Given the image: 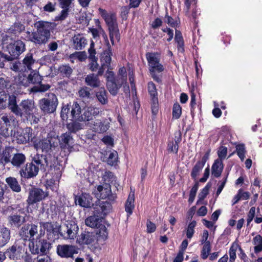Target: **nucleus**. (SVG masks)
I'll list each match as a JSON object with an SVG mask.
<instances>
[{
  "label": "nucleus",
  "instance_id": "1",
  "mask_svg": "<svg viewBox=\"0 0 262 262\" xmlns=\"http://www.w3.org/2000/svg\"><path fill=\"white\" fill-rule=\"evenodd\" d=\"M39 169L45 173L52 175L60 173L59 165L55 159L50 154H39L37 153L31 156L30 162L24 165L20 169L19 174L21 181L34 179L38 174Z\"/></svg>",
  "mask_w": 262,
  "mask_h": 262
},
{
  "label": "nucleus",
  "instance_id": "2",
  "mask_svg": "<svg viewBox=\"0 0 262 262\" xmlns=\"http://www.w3.org/2000/svg\"><path fill=\"white\" fill-rule=\"evenodd\" d=\"M10 105L11 112L16 116L30 121L31 124H36L39 121V118L34 115L33 111L35 108L34 101L29 99L23 100L17 104L16 97H13L10 101Z\"/></svg>",
  "mask_w": 262,
  "mask_h": 262
},
{
  "label": "nucleus",
  "instance_id": "3",
  "mask_svg": "<svg viewBox=\"0 0 262 262\" xmlns=\"http://www.w3.org/2000/svg\"><path fill=\"white\" fill-rule=\"evenodd\" d=\"M106 87L110 94L116 96L122 87L126 82L127 74L124 67L120 68L117 75H115L113 71L107 70L105 73Z\"/></svg>",
  "mask_w": 262,
  "mask_h": 262
},
{
  "label": "nucleus",
  "instance_id": "4",
  "mask_svg": "<svg viewBox=\"0 0 262 262\" xmlns=\"http://www.w3.org/2000/svg\"><path fill=\"white\" fill-rule=\"evenodd\" d=\"M4 51L8 53L13 61L19 58V56L25 51L26 45L20 40H14L9 34H3L1 40Z\"/></svg>",
  "mask_w": 262,
  "mask_h": 262
},
{
  "label": "nucleus",
  "instance_id": "5",
  "mask_svg": "<svg viewBox=\"0 0 262 262\" xmlns=\"http://www.w3.org/2000/svg\"><path fill=\"white\" fill-rule=\"evenodd\" d=\"M35 26L36 31L32 33L30 40L36 45L45 44L51 35L53 29L52 23L41 20L36 23Z\"/></svg>",
  "mask_w": 262,
  "mask_h": 262
},
{
  "label": "nucleus",
  "instance_id": "6",
  "mask_svg": "<svg viewBox=\"0 0 262 262\" xmlns=\"http://www.w3.org/2000/svg\"><path fill=\"white\" fill-rule=\"evenodd\" d=\"M98 11L108 27L110 40L112 45L114 46L115 44L114 37L118 41L120 39V35L116 15L113 13L110 14L106 10L101 8L98 9Z\"/></svg>",
  "mask_w": 262,
  "mask_h": 262
},
{
  "label": "nucleus",
  "instance_id": "7",
  "mask_svg": "<svg viewBox=\"0 0 262 262\" xmlns=\"http://www.w3.org/2000/svg\"><path fill=\"white\" fill-rule=\"evenodd\" d=\"M157 52H147L145 56L149 66V71L152 78L158 83L162 82L161 77L157 73H162L164 70L163 66L160 63V58Z\"/></svg>",
  "mask_w": 262,
  "mask_h": 262
},
{
  "label": "nucleus",
  "instance_id": "8",
  "mask_svg": "<svg viewBox=\"0 0 262 262\" xmlns=\"http://www.w3.org/2000/svg\"><path fill=\"white\" fill-rule=\"evenodd\" d=\"M57 137L55 132H50L48 134L46 138L40 139L35 138L33 140V147L37 150L41 149L42 152H49L52 148L58 146Z\"/></svg>",
  "mask_w": 262,
  "mask_h": 262
},
{
  "label": "nucleus",
  "instance_id": "9",
  "mask_svg": "<svg viewBox=\"0 0 262 262\" xmlns=\"http://www.w3.org/2000/svg\"><path fill=\"white\" fill-rule=\"evenodd\" d=\"M52 248V244L45 239L35 240L33 238L29 244V251L33 255L43 256L49 254Z\"/></svg>",
  "mask_w": 262,
  "mask_h": 262
},
{
  "label": "nucleus",
  "instance_id": "10",
  "mask_svg": "<svg viewBox=\"0 0 262 262\" xmlns=\"http://www.w3.org/2000/svg\"><path fill=\"white\" fill-rule=\"evenodd\" d=\"M58 104L57 96L54 93H49L47 97L40 99L38 105L44 114H51L56 110Z\"/></svg>",
  "mask_w": 262,
  "mask_h": 262
},
{
  "label": "nucleus",
  "instance_id": "11",
  "mask_svg": "<svg viewBox=\"0 0 262 262\" xmlns=\"http://www.w3.org/2000/svg\"><path fill=\"white\" fill-rule=\"evenodd\" d=\"M80 110V106L77 102L74 101L72 104L71 103H68L62 106L60 112V117L62 120L65 122H67L69 118L71 120L76 121Z\"/></svg>",
  "mask_w": 262,
  "mask_h": 262
},
{
  "label": "nucleus",
  "instance_id": "12",
  "mask_svg": "<svg viewBox=\"0 0 262 262\" xmlns=\"http://www.w3.org/2000/svg\"><path fill=\"white\" fill-rule=\"evenodd\" d=\"M48 196V191H45L40 188L34 186L29 189L27 203L28 206L33 205L45 200Z\"/></svg>",
  "mask_w": 262,
  "mask_h": 262
},
{
  "label": "nucleus",
  "instance_id": "13",
  "mask_svg": "<svg viewBox=\"0 0 262 262\" xmlns=\"http://www.w3.org/2000/svg\"><path fill=\"white\" fill-rule=\"evenodd\" d=\"M76 242L81 246L93 245L98 243V238L95 232L85 229L81 231L80 234L78 235Z\"/></svg>",
  "mask_w": 262,
  "mask_h": 262
},
{
  "label": "nucleus",
  "instance_id": "14",
  "mask_svg": "<svg viewBox=\"0 0 262 262\" xmlns=\"http://www.w3.org/2000/svg\"><path fill=\"white\" fill-rule=\"evenodd\" d=\"M37 232V225L33 223H27L21 227L19 231V235L24 241L31 242Z\"/></svg>",
  "mask_w": 262,
  "mask_h": 262
},
{
  "label": "nucleus",
  "instance_id": "15",
  "mask_svg": "<svg viewBox=\"0 0 262 262\" xmlns=\"http://www.w3.org/2000/svg\"><path fill=\"white\" fill-rule=\"evenodd\" d=\"M15 118L13 116L8 115L7 114L0 115V135L6 138L11 135L12 131L9 130L11 124L14 122Z\"/></svg>",
  "mask_w": 262,
  "mask_h": 262
},
{
  "label": "nucleus",
  "instance_id": "16",
  "mask_svg": "<svg viewBox=\"0 0 262 262\" xmlns=\"http://www.w3.org/2000/svg\"><path fill=\"white\" fill-rule=\"evenodd\" d=\"M32 131L33 130L31 127L18 128L14 134L17 143L18 144H26L30 141L33 142L35 138L33 137Z\"/></svg>",
  "mask_w": 262,
  "mask_h": 262
},
{
  "label": "nucleus",
  "instance_id": "17",
  "mask_svg": "<svg viewBox=\"0 0 262 262\" xmlns=\"http://www.w3.org/2000/svg\"><path fill=\"white\" fill-rule=\"evenodd\" d=\"M56 253L61 258H73L74 255L78 253V250L72 245H58L56 248Z\"/></svg>",
  "mask_w": 262,
  "mask_h": 262
},
{
  "label": "nucleus",
  "instance_id": "18",
  "mask_svg": "<svg viewBox=\"0 0 262 262\" xmlns=\"http://www.w3.org/2000/svg\"><path fill=\"white\" fill-rule=\"evenodd\" d=\"M63 231L61 234L67 239H74L78 233L79 227L74 221H68L62 227Z\"/></svg>",
  "mask_w": 262,
  "mask_h": 262
},
{
  "label": "nucleus",
  "instance_id": "19",
  "mask_svg": "<svg viewBox=\"0 0 262 262\" xmlns=\"http://www.w3.org/2000/svg\"><path fill=\"white\" fill-rule=\"evenodd\" d=\"M99 113L98 108L90 106L84 107L83 110L80 108V112L77 115L76 121H86L93 119L94 116H97Z\"/></svg>",
  "mask_w": 262,
  "mask_h": 262
},
{
  "label": "nucleus",
  "instance_id": "20",
  "mask_svg": "<svg viewBox=\"0 0 262 262\" xmlns=\"http://www.w3.org/2000/svg\"><path fill=\"white\" fill-rule=\"evenodd\" d=\"M210 152L211 149H208L205 152L204 156L202 157L201 159L198 161L193 167L191 172V177L193 180H196L197 176L203 169L205 163L209 160Z\"/></svg>",
  "mask_w": 262,
  "mask_h": 262
},
{
  "label": "nucleus",
  "instance_id": "21",
  "mask_svg": "<svg viewBox=\"0 0 262 262\" xmlns=\"http://www.w3.org/2000/svg\"><path fill=\"white\" fill-rule=\"evenodd\" d=\"M112 207L111 203L107 201H98L94 207V214L100 218L104 217L110 212Z\"/></svg>",
  "mask_w": 262,
  "mask_h": 262
},
{
  "label": "nucleus",
  "instance_id": "22",
  "mask_svg": "<svg viewBox=\"0 0 262 262\" xmlns=\"http://www.w3.org/2000/svg\"><path fill=\"white\" fill-rule=\"evenodd\" d=\"M16 149L13 146H6L0 152V164L4 166L11 163Z\"/></svg>",
  "mask_w": 262,
  "mask_h": 262
},
{
  "label": "nucleus",
  "instance_id": "23",
  "mask_svg": "<svg viewBox=\"0 0 262 262\" xmlns=\"http://www.w3.org/2000/svg\"><path fill=\"white\" fill-rule=\"evenodd\" d=\"M113 52L103 51L100 55L101 66L98 71V75H103L106 68L109 70L112 61Z\"/></svg>",
  "mask_w": 262,
  "mask_h": 262
},
{
  "label": "nucleus",
  "instance_id": "24",
  "mask_svg": "<svg viewBox=\"0 0 262 262\" xmlns=\"http://www.w3.org/2000/svg\"><path fill=\"white\" fill-rule=\"evenodd\" d=\"M74 200L76 204L83 208H89L93 205V197L86 192H82L80 195H75Z\"/></svg>",
  "mask_w": 262,
  "mask_h": 262
},
{
  "label": "nucleus",
  "instance_id": "25",
  "mask_svg": "<svg viewBox=\"0 0 262 262\" xmlns=\"http://www.w3.org/2000/svg\"><path fill=\"white\" fill-rule=\"evenodd\" d=\"M94 47V42L92 41L90 48L88 50L89 59L90 60V62L88 64V67L89 69L93 72H96L97 70L98 71L100 68L97 62L98 58L96 56V51Z\"/></svg>",
  "mask_w": 262,
  "mask_h": 262
},
{
  "label": "nucleus",
  "instance_id": "26",
  "mask_svg": "<svg viewBox=\"0 0 262 262\" xmlns=\"http://www.w3.org/2000/svg\"><path fill=\"white\" fill-rule=\"evenodd\" d=\"M24 251L22 246L14 244L6 250V255L11 260H18L21 259Z\"/></svg>",
  "mask_w": 262,
  "mask_h": 262
},
{
  "label": "nucleus",
  "instance_id": "27",
  "mask_svg": "<svg viewBox=\"0 0 262 262\" xmlns=\"http://www.w3.org/2000/svg\"><path fill=\"white\" fill-rule=\"evenodd\" d=\"M8 221L11 227L19 228L26 222V217L14 213L8 216Z\"/></svg>",
  "mask_w": 262,
  "mask_h": 262
},
{
  "label": "nucleus",
  "instance_id": "28",
  "mask_svg": "<svg viewBox=\"0 0 262 262\" xmlns=\"http://www.w3.org/2000/svg\"><path fill=\"white\" fill-rule=\"evenodd\" d=\"M13 97H16L14 95H10L5 91H0V109H5L7 106L10 110V101Z\"/></svg>",
  "mask_w": 262,
  "mask_h": 262
},
{
  "label": "nucleus",
  "instance_id": "29",
  "mask_svg": "<svg viewBox=\"0 0 262 262\" xmlns=\"http://www.w3.org/2000/svg\"><path fill=\"white\" fill-rule=\"evenodd\" d=\"M110 128V123L106 119L103 121L96 120L92 126V130L97 133H105Z\"/></svg>",
  "mask_w": 262,
  "mask_h": 262
},
{
  "label": "nucleus",
  "instance_id": "30",
  "mask_svg": "<svg viewBox=\"0 0 262 262\" xmlns=\"http://www.w3.org/2000/svg\"><path fill=\"white\" fill-rule=\"evenodd\" d=\"M26 157L25 154L18 152L17 150L13 157L11 164L16 168H21L25 164Z\"/></svg>",
  "mask_w": 262,
  "mask_h": 262
},
{
  "label": "nucleus",
  "instance_id": "31",
  "mask_svg": "<svg viewBox=\"0 0 262 262\" xmlns=\"http://www.w3.org/2000/svg\"><path fill=\"white\" fill-rule=\"evenodd\" d=\"M97 190L99 192V193H97V195H99L100 199H105L107 198L110 201H114L115 200V196H113L112 193L110 185H108L106 188H104L102 185H99L97 186Z\"/></svg>",
  "mask_w": 262,
  "mask_h": 262
},
{
  "label": "nucleus",
  "instance_id": "32",
  "mask_svg": "<svg viewBox=\"0 0 262 262\" xmlns=\"http://www.w3.org/2000/svg\"><path fill=\"white\" fill-rule=\"evenodd\" d=\"M102 75H98V72L96 74H90L86 76L85 82L86 85L93 89L98 88L100 85V81L98 77Z\"/></svg>",
  "mask_w": 262,
  "mask_h": 262
},
{
  "label": "nucleus",
  "instance_id": "33",
  "mask_svg": "<svg viewBox=\"0 0 262 262\" xmlns=\"http://www.w3.org/2000/svg\"><path fill=\"white\" fill-rule=\"evenodd\" d=\"M57 140L61 149H67L71 147L70 142L73 140L70 133L66 132L62 134L59 137L57 136Z\"/></svg>",
  "mask_w": 262,
  "mask_h": 262
},
{
  "label": "nucleus",
  "instance_id": "34",
  "mask_svg": "<svg viewBox=\"0 0 262 262\" xmlns=\"http://www.w3.org/2000/svg\"><path fill=\"white\" fill-rule=\"evenodd\" d=\"M223 161L221 159H216L214 160L211 167V174L214 178H219L224 169Z\"/></svg>",
  "mask_w": 262,
  "mask_h": 262
},
{
  "label": "nucleus",
  "instance_id": "35",
  "mask_svg": "<svg viewBox=\"0 0 262 262\" xmlns=\"http://www.w3.org/2000/svg\"><path fill=\"white\" fill-rule=\"evenodd\" d=\"M73 42L75 49L81 50L87 44V40L82 34H78L73 37Z\"/></svg>",
  "mask_w": 262,
  "mask_h": 262
},
{
  "label": "nucleus",
  "instance_id": "36",
  "mask_svg": "<svg viewBox=\"0 0 262 262\" xmlns=\"http://www.w3.org/2000/svg\"><path fill=\"white\" fill-rule=\"evenodd\" d=\"M10 230L6 227H0V248L4 247L10 239Z\"/></svg>",
  "mask_w": 262,
  "mask_h": 262
},
{
  "label": "nucleus",
  "instance_id": "37",
  "mask_svg": "<svg viewBox=\"0 0 262 262\" xmlns=\"http://www.w3.org/2000/svg\"><path fill=\"white\" fill-rule=\"evenodd\" d=\"M24 30L25 27L20 22H15L8 29L6 34H9L11 36L12 35L17 36Z\"/></svg>",
  "mask_w": 262,
  "mask_h": 262
},
{
  "label": "nucleus",
  "instance_id": "38",
  "mask_svg": "<svg viewBox=\"0 0 262 262\" xmlns=\"http://www.w3.org/2000/svg\"><path fill=\"white\" fill-rule=\"evenodd\" d=\"M174 41L177 43L179 52L184 53L185 52L184 40L181 32L176 29Z\"/></svg>",
  "mask_w": 262,
  "mask_h": 262
},
{
  "label": "nucleus",
  "instance_id": "39",
  "mask_svg": "<svg viewBox=\"0 0 262 262\" xmlns=\"http://www.w3.org/2000/svg\"><path fill=\"white\" fill-rule=\"evenodd\" d=\"M134 202L135 192L134 191H131L128 195L125 204V210L127 212V216H129L133 213V210L135 208Z\"/></svg>",
  "mask_w": 262,
  "mask_h": 262
},
{
  "label": "nucleus",
  "instance_id": "40",
  "mask_svg": "<svg viewBox=\"0 0 262 262\" xmlns=\"http://www.w3.org/2000/svg\"><path fill=\"white\" fill-rule=\"evenodd\" d=\"M5 181L13 191L15 192H19L21 191V186L16 178L9 177L6 179Z\"/></svg>",
  "mask_w": 262,
  "mask_h": 262
},
{
  "label": "nucleus",
  "instance_id": "41",
  "mask_svg": "<svg viewBox=\"0 0 262 262\" xmlns=\"http://www.w3.org/2000/svg\"><path fill=\"white\" fill-rule=\"evenodd\" d=\"M95 233L98 238V242L101 241L104 242L107 238L108 231L104 225L99 224Z\"/></svg>",
  "mask_w": 262,
  "mask_h": 262
},
{
  "label": "nucleus",
  "instance_id": "42",
  "mask_svg": "<svg viewBox=\"0 0 262 262\" xmlns=\"http://www.w3.org/2000/svg\"><path fill=\"white\" fill-rule=\"evenodd\" d=\"M21 64L23 65L24 70L27 69L28 70H31L32 66L35 62V59L33 58V55L32 53H28L23 60H22Z\"/></svg>",
  "mask_w": 262,
  "mask_h": 262
},
{
  "label": "nucleus",
  "instance_id": "43",
  "mask_svg": "<svg viewBox=\"0 0 262 262\" xmlns=\"http://www.w3.org/2000/svg\"><path fill=\"white\" fill-rule=\"evenodd\" d=\"M28 76L30 83L34 85H36L38 83H41L43 80L42 76H41L39 72L36 70L31 71Z\"/></svg>",
  "mask_w": 262,
  "mask_h": 262
},
{
  "label": "nucleus",
  "instance_id": "44",
  "mask_svg": "<svg viewBox=\"0 0 262 262\" xmlns=\"http://www.w3.org/2000/svg\"><path fill=\"white\" fill-rule=\"evenodd\" d=\"M58 73L63 78H69L73 73V69L69 64H62L58 67Z\"/></svg>",
  "mask_w": 262,
  "mask_h": 262
},
{
  "label": "nucleus",
  "instance_id": "45",
  "mask_svg": "<svg viewBox=\"0 0 262 262\" xmlns=\"http://www.w3.org/2000/svg\"><path fill=\"white\" fill-rule=\"evenodd\" d=\"M252 243L255 246L254 251L255 254L259 253L262 251V236L257 234L253 238Z\"/></svg>",
  "mask_w": 262,
  "mask_h": 262
},
{
  "label": "nucleus",
  "instance_id": "46",
  "mask_svg": "<svg viewBox=\"0 0 262 262\" xmlns=\"http://www.w3.org/2000/svg\"><path fill=\"white\" fill-rule=\"evenodd\" d=\"M107 92L104 88H101L96 93V96L99 102L102 104H105L108 102Z\"/></svg>",
  "mask_w": 262,
  "mask_h": 262
},
{
  "label": "nucleus",
  "instance_id": "47",
  "mask_svg": "<svg viewBox=\"0 0 262 262\" xmlns=\"http://www.w3.org/2000/svg\"><path fill=\"white\" fill-rule=\"evenodd\" d=\"M99 217L96 215L90 216L85 220V224L90 227L97 228L100 224Z\"/></svg>",
  "mask_w": 262,
  "mask_h": 262
},
{
  "label": "nucleus",
  "instance_id": "48",
  "mask_svg": "<svg viewBox=\"0 0 262 262\" xmlns=\"http://www.w3.org/2000/svg\"><path fill=\"white\" fill-rule=\"evenodd\" d=\"M108 157L107 158L106 162L108 165L111 166H114L117 164L118 155V152L116 150L110 151Z\"/></svg>",
  "mask_w": 262,
  "mask_h": 262
},
{
  "label": "nucleus",
  "instance_id": "49",
  "mask_svg": "<svg viewBox=\"0 0 262 262\" xmlns=\"http://www.w3.org/2000/svg\"><path fill=\"white\" fill-rule=\"evenodd\" d=\"M147 90L150 99L158 98L156 85L152 81H149L147 83Z\"/></svg>",
  "mask_w": 262,
  "mask_h": 262
},
{
  "label": "nucleus",
  "instance_id": "50",
  "mask_svg": "<svg viewBox=\"0 0 262 262\" xmlns=\"http://www.w3.org/2000/svg\"><path fill=\"white\" fill-rule=\"evenodd\" d=\"M72 121V122L67 124V128L69 130V132H67L70 133L71 134V133H76L81 128L80 124L77 122V121Z\"/></svg>",
  "mask_w": 262,
  "mask_h": 262
},
{
  "label": "nucleus",
  "instance_id": "51",
  "mask_svg": "<svg viewBox=\"0 0 262 262\" xmlns=\"http://www.w3.org/2000/svg\"><path fill=\"white\" fill-rule=\"evenodd\" d=\"M51 85L49 84H42V82L38 83L36 85L33 86L31 88V92L34 93L45 92L49 90Z\"/></svg>",
  "mask_w": 262,
  "mask_h": 262
},
{
  "label": "nucleus",
  "instance_id": "52",
  "mask_svg": "<svg viewBox=\"0 0 262 262\" xmlns=\"http://www.w3.org/2000/svg\"><path fill=\"white\" fill-rule=\"evenodd\" d=\"M236 152L239 158L243 161L245 158L246 152L245 145L244 143L238 144L235 146Z\"/></svg>",
  "mask_w": 262,
  "mask_h": 262
},
{
  "label": "nucleus",
  "instance_id": "53",
  "mask_svg": "<svg viewBox=\"0 0 262 262\" xmlns=\"http://www.w3.org/2000/svg\"><path fill=\"white\" fill-rule=\"evenodd\" d=\"M172 115V118L175 119H179L182 115V107L178 102L173 105Z\"/></svg>",
  "mask_w": 262,
  "mask_h": 262
},
{
  "label": "nucleus",
  "instance_id": "54",
  "mask_svg": "<svg viewBox=\"0 0 262 262\" xmlns=\"http://www.w3.org/2000/svg\"><path fill=\"white\" fill-rule=\"evenodd\" d=\"M196 225V222L193 220L189 223L186 229V236L188 238H191L194 233V228Z\"/></svg>",
  "mask_w": 262,
  "mask_h": 262
},
{
  "label": "nucleus",
  "instance_id": "55",
  "mask_svg": "<svg viewBox=\"0 0 262 262\" xmlns=\"http://www.w3.org/2000/svg\"><path fill=\"white\" fill-rule=\"evenodd\" d=\"M199 182L196 181L195 182V184H194V185L192 186L190 190L189 196L188 199V203L190 204H192L194 200L196 193L199 188Z\"/></svg>",
  "mask_w": 262,
  "mask_h": 262
},
{
  "label": "nucleus",
  "instance_id": "56",
  "mask_svg": "<svg viewBox=\"0 0 262 262\" xmlns=\"http://www.w3.org/2000/svg\"><path fill=\"white\" fill-rule=\"evenodd\" d=\"M211 250L210 242H207L206 244H204L203 248L201 252V257L203 259H206Z\"/></svg>",
  "mask_w": 262,
  "mask_h": 262
},
{
  "label": "nucleus",
  "instance_id": "57",
  "mask_svg": "<svg viewBox=\"0 0 262 262\" xmlns=\"http://www.w3.org/2000/svg\"><path fill=\"white\" fill-rule=\"evenodd\" d=\"M210 187V185L208 183L205 187H204L199 193L198 195V200L197 201L196 204H198L200 201L204 200L209 193V190Z\"/></svg>",
  "mask_w": 262,
  "mask_h": 262
},
{
  "label": "nucleus",
  "instance_id": "58",
  "mask_svg": "<svg viewBox=\"0 0 262 262\" xmlns=\"http://www.w3.org/2000/svg\"><path fill=\"white\" fill-rule=\"evenodd\" d=\"M167 150L169 152H172L178 154L179 150V145L173 142V140H168L167 143Z\"/></svg>",
  "mask_w": 262,
  "mask_h": 262
},
{
  "label": "nucleus",
  "instance_id": "59",
  "mask_svg": "<svg viewBox=\"0 0 262 262\" xmlns=\"http://www.w3.org/2000/svg\"><path fill=\"white\" fill-rule=\"evenodd\" d=\"M190 113L192 117L195 115V108L196 106V96L194 92H191L190 94Z\"/></svg>",
  "mask_w": 262,
  "mask_h": 262
},
{
  "label": "nucleus",
  "instance_id": "60",
  "mask_svg": "<svg viewBox=\"0 0 262 262\" xmlns=\"http://www.w3.org/2000/svg\"><path fill=\"white\" fill-rule=\"evenodd\" d=\"M79 96L82 98H89L90 97V89L86 87L81 88L78 91Z\"/></svg>",
  "mask_w": 262,
  "mask_h": 262
},
{
  "label": "nucleus",
  "instance_id": "61",
  "mask_svg": "<svg viewBox=\"0 0 262 262\" xmlns=\"http://www.w3.org/2000/svg\"><path fill=\"white\" fill-rule=\"evenodd\" d=\"M11 61H12L11 58H10L8 54L0 51V68H4L5 62Z\"/></svg>",
  "mask_w": 262,
  "mask_h": 262
},
{
  "label": "nucleus",
  "instance_id": "62",
  "mask_svg": "<svg viewBox=\"0 0 262 262\" xmlns=\"http://www.w3.org/2000/svg\"><path fill=\"white\" fill-rule=\"evenodd\" d=\"M227 148L225 146H221L219 147L217 151L218 158L217 159H221L222 161L224 160L227 155Z\"/></svg>",
  "mask_w": 262,
  "mask_h": 262
},
{
  "label": "nucleus",
  "instance_id": "63",
  "mask_svg": "<svg viewBox=\"0 0 262 262\" xmlns=\"http://www.w3.org/2000/svg\"><path fill=\"white\" fill-rule=\"evenodd\" d=\"M164 22L167 24L171 27H177L178 23L176 21H174L173 18L168 15V12L166 11L165 17H164Z\"/></svg>",
  "mask_w": 262,
  "mask_h": 262
},
{
  "label": "nucleus",
  "instance_id": "64",
  "mask_svg": "<svg viewBox=\"0 0 262 262\" xmlns=\"http://www.w3.org/2000/svg\"><path fill=\"white\" fill-rule=\"evenodd\" d=\"M151 99V107L152 114L157 115L159 110L158 98L150 99Z\"/></svg>",
  "mask_w": 262,
  "mask_h": 262
}]
</instances>
